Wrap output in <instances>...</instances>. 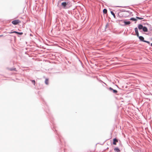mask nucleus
I'll return each mask as SVG.
<instances>
[{
	"label": "nucleus",
	"mask_w": 152,
	"mask_h": 152,
	"mask_svg": "<svg viewBox=\"0 0 152 152\" xmlns=\"http://www.w3.org/2000/svg\"><path fill=\"white\" fill-rule=\"evenodd\" d=\"M63 0H59L57 3V6H61L64 9H67L69 8L70 7V6H69V2H61V1Z\"/></svg>",
	"instance_id": "nucleus-1"
},
{
	"label": "nucleus",
	"mask_w": 152,
	"mask_h": 152,
	"mask_svg": "<svg viewBox=\"0 0 152 152\" xmlns=\"http://www.w3.org/2000/svg\"><path fill=\"white\" fill-rule=\"evenodd\" d=\"M20 23V21L18 20H15L12 22V23L14 25H16Z\"/></svg>",
	"instance_id": "nucleus-2"
},
{
	"label": "nucleus",
	"mask_w": 152,
	"mask_h": 152,
	"mask_svg": "<svg viewBox=\"0 0 152 152\" xmlns=\"http://www.w3.org/2000/svg\"><path fill=\"white\" fill-rule=\"evenodd\" d=\"M109 89L110 90L113 91L114 93L116 94L118 92V91L116 90H114L111 87L109 88Z\"/></svg>",
	"instance_id": "nucleus-3"
},
{
	"label": "nucleus",
	"mask_w": 152,
	"mask_h": 152,
	"mask_svg": "<svg viewBox=\"0 0 152 152\" xmlns=\"http://www.w3.org/2000/svg\"><path fill=\"white\" fill-rule=\"evenodd\" d=\"M117 142H118V140L115 138L113 139V144L114 145H116Z\"/></svg>",
	"instance_id": "nucleus-4"
},
{
	"label": "nucleus",
	"mask_w": 152,
	"mask_h": 152,
	"mask_svg": "<svg viewBox=\"0 0 152 152\" xmlns=\"http://www.w3.org/2000/svg\"><path fill=\"white\" fill-rule=\"evenodd\" d=\"M135 31L136 35H137V37L139 36V34L138 31V30L137 28L136 27L135 28Z\"/></svg>",
	"instance_id": "nucleus-5"
},
{
	"label": "nucleus",
	"mask_w": 152,
	"mask_h": 152,
	"mask_svg": "<svg viewBox=\"0 0 152 152\" xmlns=\"http://www.w3.org/2000/svg\"><path fill=\"white\" fill-rule=\"evenodd\" d=\"M139 37V39H140V40H141L143 42L144 41H145V40H144V37L142 36H140L139 35V36H137Z\"/></svg>",
	"instance_id": "nucleus-6"
},
{
	"label": "nucleus",
	"mask_w": 152,
	"mask_h": 152,
	"mask_svg": "<svg viewBox=\"0 0 152 152\" xmlns=\"http://www.w3.org/2000/svg\"><path fill=\"white\" fill-rule=\"evenodd\" d=\"M123 22L124 23L125 25H129L131 23V22L129 21H124Z\"/></svg>",
	"instance_id": "nucleus-7"
},
{
	"label": "nucleus",
	"mask_w": 152,
	"mask_h": 152,
	"mask_svg": "<svg viewBox=\"0 0 152 152\" xmlns=\"http://www.w3.org/2000/svg\"><path fill=\"white\" fill-rule=\"evenodd\" d=\"M142 30H143V31L144 32H147L148 31V29L147 28V27H146L145 26L143 27V28H142Z\"/></svg>",
	"instance_id": "nucleus-8"
},
{
	"label": "nucleus",
	"mask_w": 152,
	"mask_h": 152,
	"mask_svg": "<svg viewBox=\"0 0 152 152\" xmlns=\"http://www.w3.org/2000/svg\"><path fill=\"white\" fill-rule=\"evenodd\" d=\"M114 150L116 152H120V150L118 148H115L114 149Z\"/></svg>",
	"instance_id": "nucleus-9"
},
{
	"label": "nucleus",
	"mask_w": 152,
	"mask_h": 152,
	"mask_svg": "<svg viewBox=\"0 0 152 152\" xmlns=\"http://www.w3.org/2000/svg\"><path fill=\"white\" fill-rule=\"evenodd\" d=\"M138 28L139 29H142L143 26L141 24H139L138 26Z\"/></svg>",
	"instance_id": "nucleus-10"
},
{
	"label": "nucleus",
	"mask_w": 152,
	"mask_h": 152,
	"mask_svg": "<svg viewBox=\"0 0 152 152\" xmlns=\"http://www.w3.org/2000/svg\"><path fill=\"white\" fill-rule=\"evenodd\" d=\"M45 83L46 85L48 84V79H46L45 81Z\"/></svg>",
	"instance_id": "nucleus-11"
},
{
	"label": "nucleus",
	"mask_w": 152,
	"mask_h": 152,
	"mask_svg": "<svg viewBox=\"0 0 152 152\" xmlns=\"http://www.w3.org/2000/svg\"><path fill=\"white\" fill-rule=\"evenodd\" d=\"M103 12L104 14H106L107 12V10L105 9H104L103 10Z\"/></svg>",
	"instance_id": "nucleus-12"
},
{
	"label": "nucleus",
	"mask_w": 152,
	"mask_h": 152,
	"mask_svg": "<svg viewBox=\"0 0 152 152\" xmlns=\"http://www.w3.org/2000/svg\"><path fill=\"white\" fill-rule=\"evenodd\" d=\"M130 20H133V21H137V20L136 18H131L130 19Z\"/></svg>",
	"instance_id": "nucleus-13"
},
{
	"label": "nucleus",
	"mask_w": 152,
	"mask_h": 152,
	"mask_svg": "<svg viewBox=\"0 0 152 152\" xmlns=\"http://www.w3.org/2000/svg\"><path fill=\"white\" fill-rule=\"evenodd\" d=\"M8 33L10 34H12L13 33H15L17 34L18 33V32L16 31H13L11 32H9Z\"/></svg>",
	"instance_id": "nucleus-14"
},
{
	"label": "nucleus",
	"mask_w": 152,
	"mask_h": 152,
	"mask_svg": "<svg viewBox=\"0 0 152 152\" xmlns=\"http://www.w3.org/2000/svg\"><path fill=\"white\" fill-rule=\"evenodd\" d=\"M111 14L113 15V16H114V17H115V14L113 12L111 11Z\"/></svg>",
	"instance_id": "nucleus-15"
},
{
	"label": "nucleus",
	"mask_w": 152,
	"mask_h": 152,
	"mask_svg": "<svg viewBox=\"0 0 152 152\" xmlns=\"http://www.w3.org/2000/svg\"><path fill=\"white\" fill-rule=\"evenodd\" d=\"M136 18L138 19H139V20H142V19H143V18H140V17H136Z\"/></svg>",
	"instance_id": "nucleus-16"
},
{
	"label": "nucleus",
	"mask_w": 152,
	"mask_h": 152,
	"mask_svg": "<svg viewBox=\"0 0 152 152\" xmlns=\"http://www.w3.org/2000/svg\"><path fill=\"white\" fill-rule=\"evenodd\" d=\"M31 81L32 83H33L34 85H35V81L34 80H32Z\"/></svg>",
	"instance_id": "nucleus-17"
},
{
	"label": "nucleus",
	"mask_w": 152,
	"mask_h": 152,
	"mask_svg": "<svg viewBox=\"0 0 152 152\" xmlns=\"http://www.w3.org/2000/svg\"><path fill=\"white\" fill-rule=\"evenodd\" d=\"M144 42H146L149 44H150V42L149 41H146L145 40V41H144Z\"/></svg>",
	"instance_id": "nucleus-18"
},
{
	"label": "nucleus",
	"mask_w": 152,
	"mask_h": 152,
	"mask_svg": "<svg viewBox=\"0 0 152 152\" xmlns=\"http://www.w3.org/2000/svg\"><path fill=\"white\" fill-rule=\"evenodd\" d=\"M17 34H19L20 35H22L23 34V33L22 32H18V33H17Z\"/></svg>",
	"instance_id": "nucleus-19"
},
{
	"label": "nucleus",
	"mask_w": 152,
	"mask_h": 152,
	"mask_svg": "<svg viewBox=\"0 0 152 152\" xmlns=\"http://www.w3.org/2000/svg\"><path fill=\"white\" fill-rule=\"evenodd\" d=\"M3 36V35H0V37H2Z\"/></svg>",
	"instance_id": "nucleus-20"
},
{
	"label": "nucleus",
	"mask_w": 152,
	"mask_h": 152,
	"mask_svg": "<svg viewBox=\"0 0 152 152\" xmlns=\"http://www.w3.org/2000/svg\"><path fill=\"white\" fill-rule=\"evenodd\" d=\"M151 46L152 47V43L151 44Z\"/></svg>",
	"instance_id": "nucleus-21"
},
{
	"label": "nucleus",
	"mask_w": 152,
	"mask_h": 152,
	"mask_svg": "<svg viewBox=\"0 0 152 152\" xmlns=\"http://www.w3.org/2000/svg\"><path fill=\"white\" fill-rule=\"evenodd\" d=\"M12 69H11V70H12Z\"/></svg>",
	"instance_id": "nucleus-22"
}]
</instances>
